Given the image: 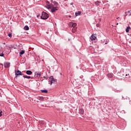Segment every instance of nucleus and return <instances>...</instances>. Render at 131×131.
<instances>
[{"label":"nucleus","mask_w":131,"mask_h":131,"mask_svg":"<svg viewBox=\"0 0 131 131\" xmlns=\"http://www.w3.org/2000/svg\"><path fill=\"white\" fill-rule=\"evenodd\" d=\"M49 17V14H48L46 12H45L44 11L42 12L41 16V19H42L43 20H47V19H48Z\"/></svg>","instance_id":"obj_1"},{"label":"nucleus","mask_w":131,"mask_h":131,"mask_svg":"<svg viewBox=\"0 0 131 131\" xmlns=\"http://www.w3.org/2000/svg\"><path fill=\"white\" fill-rule=\"evenodd\" d=\"M49 80L50 82V84H52V83H56V80H55V79H54V77H50Z\"/></svg>","instance_id":"obj_2"},{"label":"nucleus","mask_w":131,"mask_h":131,"mask_svg":"<svg viewBox=\"0 0 131 131\" xmlns=\"http://www.w3.org/2000/svg\"><path fill=\"white\" fill-rule=\"evenodd\" d=\"M15 76L16 77H18V75H23V73H22V72H21V71H20L19 70H17V71H16L15 70Z\"/></svg>","instance_id":"obj_3"},{"label":"nucleus","mask_w":131,"mask_h":131,"mask_svg":"<svg viewBox=\"0 0 131 131\" xmlns=\"http://www.w3.org/2000/svg\"><path fill=\"white\" fill-rule=\"evenodd\" d=\"M96 38H97V36L95 34H92L90 37V39L93 41V40H95Z\"/></svg>","instance_id":"obj_4"},{"label":"nucleus","mask_w":131,"mask_h":131,"mask_svg":"<svg viewBox=\"0 0 131 131\" xmlns=\"http://www.w3.org/2000/svg\"><path fill=\"white\" fill-rule=\"evenodd\" d=\"M10 63L9 62H4V67L5 68H9L10 67Z\"/></svg>","instance_id":"obj_5"},{"label":"nucleus","mask_w":131,"mask_h":131,"mask_svg":"<svg viewBox=\"0 0 131 131\" xmlns=\"http://www.w3.org/2000/svg\"><path fill=\"white\" fill-rule=\"evenodd\" d=\"M59 8L58 7H53L52 9H51V12L52 13H55L56 12V11H58Z\"/></svg>","instance_id":"obj_6"},{"label":"nucleus","mask_w":131,"mask_h":131,"mask_svg":"<svg viewBox=\"0 0 131 131\" xmlns=\"http://www.w3.org/2000/svg\"><path fill=\"white\" fill-rule=\"evenodd\" d=\"M35 75L36 77H40L41 76V73L40 72H35Z\"/></svg>","instance_id":"obj_7"},{"label":"nucleus","mask_w":131,"mask_h":131,"mask_svg":"<svg viewBox=\"0 0 131 131\" xmlns=\"http://www.w3.org/2000/svg\"><path fill=\"white\" fill-rule=\"evenodd\" d=\"M26 74H27L28 75H31V74H32V72L31 71H26Z\"/></svg>","instance_id":"obj_8"},{"label":"nucleus","mask_w":131,"mask_h":131,"mask_svg":"<svg viewBox=\"0 0 131 131\" xmlns=\"http://www.w3.org/2000/svg\"><path fill=\"white\" fill-rule=\"evenodd\" d=\"M100 4H101V2L100 1H97L95 2V5L97 6H100Z\"/></svg>","instance_id":"obj_9"},{"label":"nucleus","mask_w":131,"mask_h":131,"mask_svg":"<svg viewBox=\"0 0 131 131\" xmlns=\"http://www.w3.org/2000/svg\"><path fill=\"white\" fill-rule=\"evenodd\" d=\"M107 77H108V78H112V77H113V74H107Z\"/></svg>","instance_id":"obj_10"},{"label":"nucleus","mask_w":131,"mask_h":131,"mask_svg":"<svg viewBox=\"0 0 131 131\" xmlns=\"http://www.w3.org/2000/svg\"><path fill=\"white\" fill-rule=\"evenodd\" d=\"M79 112H80V114L83 115V113H84V110H83V109H82V108H80L79 110Z\"/></svg>","instance_id":"obj_11"},{"label":"nucleus","mask_w":131,"mask_h":131,"mask_svg":"<svg viewBox=\"0 0 131 131\" xmlns=\"http://www.w3.org/2000/svg\"><path fill=\"white\" fill-rule=\"evenodd\" d=\"M48 7H49V9H52L53 8H54L55 7V6H54V5H53V4H50V5H48Z\"/></svg>","instance_id":"obj_12"},{"label":"nucleus","mask_w":131,"mask_h":131,"mask_svg":"<svg viewBox=\"0 0 131 131\" xmlns=\"http://www.w3.org/2000/svg\"><path fill=\"white\" fill-rule=\"evenodd\" d=\"M129 29H130V27L128 26L126 27V32L128 33L129 32Z\"/></svg>","instance_id":"obj_13"},{"label":"nucleus","mask_w":131,"mask_h":131,"mask_svg":"<svg viewBox=\"0 0 131 131\" xmlns=\"http://www.w3.org/2000/svg\"><path fill=\"white\" fill-rule=\"evenodd\" d=\"M80 14H81V12H80V11H78L77 12H76L75 13L76 17H77V16H78V15H80Z\"/></svg>","instance_id":"obj_14"},{"label":"nucleus","mask_w":131,"mask_h":131,"mask_svg":"<svg viewBox=\"0 0 131 131\" xmlns=\"http://www.w3.org/2000/svg\"><path fill=\"white\" fill-rule=\"evenodd\" d=\"M23 77L25 78H27L28 79H29L31 78V76H26V75H24Z\"/></svg>","instance_id":"obj_15"},{"label":"nucleus","mask_w":131,"mask_h":131,"mask_svg":"<svg viewBox=\"0 0 131 131\" xmlns=\"http://www.w3.org/2000/svg\"><path fill=\"white\" fill-rule=\"evenodd\" d=\"M24 30H29V27H28V26H25L24 27Z\"/></svg>","instance_id":"obj_16"},{"label":"nucleus","mask_w":131,"mask_h":131,"mask_svg":"<svg viewBox=\"0 0 131 131\" xmlns=\"http://www.w3.org/2000/svg\"><path fill=\"white\" fill-rule=\"evenodd\" d=\"M24 53H25V51L21 50L19 53L20 56H21V55H24Z\"/></svg>","instance_id":"obj_17"},{"label":"nucleus","mask_w":131,"mask_h":131,"mask_svg":"<svg viewBox=\"0 0 131 131\" xmlns=\"http://www.w3.org/2000/svg\"><path fill=\"white\" fill-rule=\"evenodd\" d=\"M41 93H45V94H48V90H41Z\"/></svg>","instance_id":"obj_18"},{"label":"nucleus","mask_w":131,"mask_h":131,"mask_svg":"<svg viewBox=\"0 0 131 131\" xmlns=\"http://www.w3.org/2000/svg\"><path fill=\"white\" fill-rule=\"evenodd\" d=\"M69 27H73V23L71 22L69 24Z\"/></svg>","instance_id":"obj_19"},{"label":"nucleus","mask_w":131,"mask_h":131,"mask_svg":"<svg viewBox=\"0 0 131 131\" xmlns=\"http://www.w3.org/2000/svg\"><path fill=\"white\" fill-rule=\"evenodd\" d=\"M72 31L73 33H74L75 31H76V28H73L72 30Z\"/></svg>","instance_id":"obj_20"},{"label":"nucleus","mask_w":131,"mask_h":131,"mask_svg":"<svg viewBox=\"0 0 131 131\" xmlns=\"http://www.w3.org/2000/svg\"><path fill=\"white\" fill-rule=\"evenodd\" d=\"M53 4H54V5L56 7H57V6H58V2H56V1H54V2H53Z\"/></svg>","instance_id":"obj_21"},{"label":"nucleus","mask_w":131,"mask_h":131,"mask_svg":"<svg viewBox=\"0 0 131 131\" xmlns=\"http://www.w3.org/2000/svg\"><path fill=\"white\" fill-rule=\"evenodd\" d=\"M76 25H77V24H76V23H74L73 24V28H76Z\"/></svg>","instance_id":"obj_22"},{"label":"nucleus","mask_w":131,"mask_h":131,"mask_svg":"<svg viewBox=\"0 0 131 131\" xmlns=\"http://www.w3.org/2000/svg\"><path fill=\"white\" fill-rule=\"evenodd\" d=\"M4 55L3 52H0V57H4Z\"/></svg>","instance_id":"obj_23"},{"label":"nucleus","mask_w":131,"mask_h":131,"mask_svg":"<svg viewBox=\"0 0 131 131\" xmlns=\"http://www.w3.org/2000/svg\"><path fill=\"white\" fill-rule=\"evenodd\" d=\"M3 64H2V63H0V69H3Z\"/></svg>","instance_id":"obj_24"},{"label":"nucleus","mask_w":131,"mask_h":131,"mask_svg":"<svg viewBox=\"0 0 131 131\" xmlns=\"http://www.w3.org/2000/svg\"><path fill=\"white\" fill-rule=\"evenodd\" d=\"M39 100L40 101H43V97H39Z\"/></svg>","instance_id":"obj_25"},{"label":"nucleus","mask_w":131,"mask_h":131,"mask_svg":"<svg viewBox=\"0 0 131 131\" xmlns=\"http://www.w3.org/2000/svg\"><path fill=\"white\" fill-rule=\"evenodd\" d=\"M8 36H9V37L11 38L12 37V34L11 33L8 34Z\"/></svg>","instance_id":"obj_26"},{"label":"nucleus","mask_w":131,"mask_h":131,"mask_svg":"<svg viewBox=\"0 0 131 131\" xmlns=\"http://www.w3.org/2000/svg\"><path fill=\"white\" fill-rule=\"evenodd\" d=\"M2 113H3V112L2 111H1L0 112V117H2Z\"/></svg>","instance_id":"obj_27"},{"label":"nucleus","mask_w":131,"mask_h":131,"mask_svg":"<svg viewBox=\"0 0 131 131\" xmlns=\"http://www.w3.org/2000/svg\"><path fill=\"white\" fill-rule=\"evenodd\" d=\"M96 26H97V27H99V26H100V25L97 24V25H96Z\"/></svg>","instance_id":"obj_28"},{"label":"nucleus","mask_w":131,"mask_h":131,"mask_svg":"<svg viewBox=\"0 0 131 131\" xmlns=\"http://www.w3.org/2000/svg\"><path fill=\"white\" fill-rule=\"evenodd\" d=\"M127 13H130V11H129V10L128 11H127Z\"/></svg>","instance_id":"obj_29"},{"label":"nucleus","mask_w":131,"mask_h":131,"mask_svg":"<svg viewBox=\"0 0 131 131\" xmlns=\"http://www.w3.org/2000/svg\"><path fill=\"white\" fill-rule=\"evenodd\" d=\"M69 18H71V15L69 16Z\"/></svg>","instance_id":"obj_30"},{"label":"nucleus","mask_w":131,"mask_h":131,"mask_svg":"<svg viewBox=\"0 0 131 131\" xmlns=\"http://www.w3.org/2000/svg\"><path fill=\"white\" fill-rule=\"evenodd\" d=\"M129 16H131V12H130V14H129Z\"/></svg>","instance_id":"obj_31"},{"label":"nucleus","mask_w":131,"mask_h":131,"mask_svg":"<svg viewBox=\"0 0 131 131\" xmlns=\"http://www.w3.org/2000/svg\"><path fill=\"white\" fill-rule=\"evenodd\" d=\"M71 5H73V3H72L71 4Z\"/></svg>","instance_id":"obj_32"},{"label":"nucleus","mask_w":131,"mask_h":131,"mask_svg":"<svg viewBox=\"0 0 131 131\" xmlns=\"http://www.w3.org/2000/svg\"><path fill=\"white\" fill-rule=\"evenodd\" d=\"M117 19H119V17H117Z\"/></svg>","instance_id":"obj_33"},{"label":"nucleus","mask_w":131,"mask_h":131,"mask_svg":"<svg viewBox=\"0 0 131 131\" xmlns=\"http://www.w3.org/2000/svg\"><path fill=\"white\" fill-rule=\"evenodd\" d=\"M43 77H44V78H46V76H44Z\"/></svg>","instance_id":"obj_34"},{"label":"nucleus","mask_w":131,"mask_h":131,"mask_svg":"<svg viewBox=\"0 0 131 131\" xmlns=\"http://www.w3.org/2000/svg\"><path fill=\"white\" fill-rule=\"evenodd\" d=\"M48 4H50V3H49V2H48Z\"/></svg>","instance_id":"obj_35"},{"label":"nucleus","mask_w":131,"mask_h":131,"mask_svg":"<svg viewBox=\"0 0 131 131\" xmlns=\"http://www.w3.org/2000/svg\"><path fill=\"white\" fill-rule=\"evenodd\" d=\"M117 25H118V23H117Z\"/></svg>","instance_id":"obj_36"},{"label":"nucleus","mask_w":131,"mask_h":131,"mask_svg":"<svg viewBox=\"0 0 131 131\" xmlns=\"http://www.w3.org/2000/svg\"><path fill=\"white\" fill-rule=\"evenodd\" d=\"M105 45H107V42H105Z\"/></svg>","instance_id":"obj_37"},{"label":"nucleus","mask_w":131,"mask_h":131,"mask_svg":"<svg viewBox=\"0 0 131 131\" xmlns=\"http://www.w3.org/2000/svg\"><path fill=\"white\" fill-rule=\"evenodd\" d=\"M126 76H127V74H126Z\"/></svg>","instance_id":"obj_38"},{"label":"nucleus","mask_w":131,"mask_h":131,"mask_svg":"<svg viewBox=\"0 0 131 131\" xmlns=\"http://www.w3.org/2000/svg\"><path fill=\"white\" fill-rule=\"evenodd\" d=\"M37 17H38V15H37Z\"/></svg>","instance_id":"obj_39"},{"label":"nucleus","mask_w":131,"mask_h":131,"mask_svg":"<svg viewBox=\"0 0 131 131\" xmlns=\"http://www.w3.org/2000/svg\"><path fill=\"white\" fill-rule=\"evenodd\" d=\"M122 99H123V97H122Z\"/></svg>","instance_id":"obj_40"}]
</instances>
